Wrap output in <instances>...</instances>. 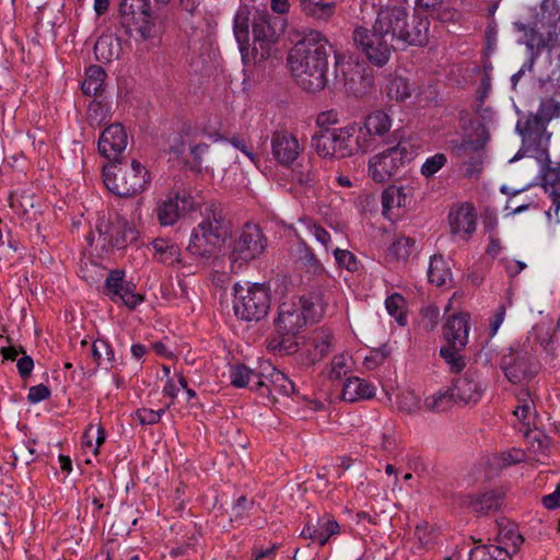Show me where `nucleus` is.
Listing matches in <instances>:
<instances>
[{
    "label": "nucleus",
    "instance_id": "f3484780",
    "mask_svg": "<svg viewBox=\"0 0 560 560\" xmlns=\"http://www.w3.org/2000/svg\"><path fill=\"white\" fill-rule=\"evenodd\" d=\"M298 257L305 272L304 284L320 292L319 289L327 284L328 273L313 248L302 238L299 240Z\"/></svg>",
    "mask_w": 560,
    "mask_h": 560
},
{
    "label": "nucleus",
    "instance_id": "aec40b11",
    "mask_svg": "<svg viewBox=\"0 0 560 560\" xmlns=\"http://www.w3.org/2000/svg\"><path fill=\"white\" fill-rule=\"evenodd\" d=\"M195 205L194 197L185 191L171 194L158 205V220L161 225H173L182 215L194 210Z\"/></svg>",
    "mask_w": 560,
    "mask_h": 560
},
{
    "label": "nucleus",
    "instance_id": "e2e57ef3",
    "mask_svg": "<svg viewBox=\"0 0 560 560\" xmlns=\"http://www.w3.org/2000/svg\"><path fill=\"white\" fill-rule=\"evenodd\" d=\"M339 121L340 116L336 109L320 112L315 120L317 127L325 129V131L330 130L329 127L339 124Z\"/></svg>",
    "mask_w": 560,
    "mask_h": 560
},
{
    "label": "nucleus",
    "instance_id": "13d9d810",
    "mask_svg": "<svg viewBox=\"0 0 560 560\" xmlns=\"http://www.w3.org/2000/svg\"><path fill=\"white\" fill-rule=\"evenodd\" d=\"M397 406L400 411L411 415L420 409V401L415 393L404 392L398 396Z\"/></svg>",
    "mask_w": 560,
    "mask_h": 560
},
{
    "label": "nucleus",
    "instance_id": "603ef678",
    "mask_svg": "<svg viewBox=\"0 0 560 560\" xmlns=\"http://www.w3.org/2000/svg\"><path fill=\"white\" fill-rule=\"evenodd\" d=\"M463 348H456L447 345L440 350V355L448 364L453 373H459L466 366L465 358L459 353Z\"/></svg>",
    "mask_w": 560,
    "mask_h": 560
},
{
    "label": "nucleus",
    "instance_id": "49530a36",
    "mask_svg": "<svg viewBox=\"0 0 560 560\" xmlns=\"http://www.w3.org/2000/svg\"><path fill=\"white\" fill-rule=\"evenodd\" d=\"M352 370V357L349 353H339L334 355L330 362L328 377L330 380H340Z\"/></svg>",
    "mask_w": 560,
    "mask_h": 560
},
{
    "label": "nucleus",
    "instance_id": "774afa93",
    "mask_svg": "<svg viewBox=\"0 0 560 560\" xmlns=\"http://www.w3.org/2000/svg\"><path fill=\"white\" fill-rule=\"evenodd\" d=\"M542 504L548 510L560 508V482L557 485L556 490L552 493L542 498Z\"/></svg>",
    "mask_w": 560,
    "mask_h": 560
},
{
    "label": "nucleus",
    "instance_id": "de8ad7c7",
    "mask_svg": "<svg viewBox=\"0 0 560 560\" xmlns=\"http://www.w3.org/2000/svg\"><path fill=\"white\" fill-rule=\"evenodd\" d=\"M92 357L98 366L104 363L107 368H114L115 358L110 345L104 339H96L92 346Z\"/></svg>",
    "mask_w": 560,
    "mask_h": 560
},
{
    "label": "nucleus",
    "instance_id": "680f3d73",
    "mask_svg": "<svg viewBox=\"0 0 560 560\" xmlns=\"http://www.w3.org/2000/svg\"><path fill=\"white\" fill-rule=\"evenodd\" d=\"M165 409L153 410L148 408L138 409L135 413V418L143 425L155 424L160 421Z\"/></svg>",
    "mask_w": 560,
    "mask_h": 560
},
{
    "label": "nucleus",
    "instance_id": "1a4fd4ad",
    "mask_svg": "<svg viewBox=\"0 0 560 560\" xmlns=\"http://www.w3.org/2000/svg\"><path fill=\"white\" fill-rule=\"evenodd\" d=\"M500 368L510 383L525 384L537 376L540 364L528 345L515 342L502 353Z\"/></svg>",
    "mask_w": 560,
    "mask_h": 560
},
{
    "label": "nucleus",
    "instance_id": "b1692460",
    "mask_svg": "<svg viewBox=\"0 0 560 560\" xmlns=\"http://www.w3.org/2000/svg\"><path fill=\"white\" fill-rule=\"evenodd\" d=\"M454 158L457 159L460 167H465V176L472 178L482 171L483 151L477 141L466 140L455 143L451 148Z\"/></svg>",
    "mask_w": 560,
    "mask_h": 560
},
{
    "label": "nucleus",
    "instance_id": "c9c22d12",
    "mask_svg": "<svg viewBox=\"0 0 560 560\" xmlns=\"http://www.w3.org/2000/svg\"><path fill=\"white\" fill-rule=\"evenodd\" d=\"M106 72L101 66H90L85 71V78L81 84L83 94L96 96L103 92Z\"/></svg>",
    "mask_w": 560,
    "mask_h": 560
},
{
    "label": "nucleus",
    "instance_id": "8fccbe9b",
    "mask_svg": "<svg viewBox=\"0 0 560 560\" xmlns=\"http://www.w3.org/2000/svg\"><path fill=\"white\" fill-rule=\"evenodd\" d=\"M499 546L506 547L511 553H515L523 542V537L517 532L514 524L510 527L501 528L498 534Z\"/></svg>",
    "mask_w": 560,
    "mask_h": 560
},
{
    "label": "nucleus",
    "instance_id": "f03ea898",
    "mask_svg": "<svg viewBox=\"0 0 560 560\" xmlns=\"http://www.w3.org/2000/svg\"><path fill=\"white\" fill-rule=\"evenodd\" d=\"M103 182L110 192L129 198L147 189L150 174L139 161L121 160L103 166Z\"/></svg>",
    "mask_w": 560,
    "mask_h": 560
},
{
    "label": "nucleus",
    "instance_id": "4d7b16f0",
    "mask_svg": "<svg viewBox=\"0 0 560 560\" xmlns=\"http://www.w3.org/2000/svg\"><path fill=\"white\" fill-rule=\"evenodd\" d=\"M447 158L444 153H435L428 158L421 165L420 173L425 178L434 176L441 168L445 166Z\"/></svg>",
    "mask_w": 560,
    "mask_h": 560
},
{
    "label": "nucleus",
    "instance_id": "0eeeda50",
    "mask_svg": "<svg viewBox=\"0 0 560 560\" xmlns=\"http://www.w3.org/2000/svg\"><path fill=\"white\" fill-rule=\"evenodd\" d=\"M270 308L269 289L260 283H235L233 310L236 317L246 322H259Z\"/></svg>",
    "mask_w": 560,
    "mask_h": 560
},
{
    "label": "nucleus",
    "instance_id": "cd10ccee",
    "mask_svg": "<svg viewBox=\"0 0 560 560\" xmlns=\"http://www.w3.org/2000/svg\"><path fill=\"white\" fill-rule=\"evenodd\" d=\"M339 533V523L330 514H324L317 517L315 523L308 522L304 526L301 536L324 546L332 536Z\"/></svg>",
    "mask_w": 560,
    "mask_h": 560
},
{
    "label": "nucleus",
    "instance_id": "2eb2a0df",
    "mask_svg": "<svg viewBox=\"0 0 560 560\" xmlns=\"http://www.w3.org/2000/svg\"><path fill=\"white\" fill-rule=\"evenodd\" d=\"M271 154L281 166H291L304 151V144L293 132L281 129L271 135Z\"/></svg>",
    "mask_w": 560,
    "mask_h": 560
},
{
    "label": "nucleus",
    "instance_id": "ea45409f",
    "mask_svg": "<svg viewBox=\"0 0 560 560\" xmlns=\"http://www.w3.org/2000/svg\"><path fill=\"white\" fill-rule=\"evenodd\" d=\"M264 380L270 385L271 393L267 396L275 398L276 394L290 396L294 392V384L288 377L275 368L268 376L264 375Z\"/></svg>",
    "mask_w": 560,
    "mask_h": 560
},
{
    "label": "nucleus",
    "instance_id": "f257e3e1",
    "mask_svg": "<svg viewBox=\"0 0 560 560\" xmlns=\"http://www.w3.org/2000/svg\"><path fill=\"white\" fill-rule=\"evenodd\" d=\"M328 40L311 31L290 50L288 63L295 82L306 92L316 93L327 85Z\"/></svg>",
    "mask_w": 560,
    "mask_h": 560
},
{
    "label": "nucleus",
    "instance_id": "bf43d9fd",
    "mask_svg": "<svg viewBox=\"0 0 560 560\" xmlns=\"http://www.w3.org/2000/svg\"><path fill=\"white\" fill-rule=\"evenodd\" d=\"M415 536L422 547H428L438 538V533L428 523H422L416 527Z\"/></svg>",
    "mask_w": 560,
    "mask_h": 560
},
{
    "label": "nucleus",
    "instance_id": "f704fd0d",
    "mask_svg": "<svg viewBox=\"0 0 560 560\" xmlns=\"http://www.w3.org/2000/svg\"><path fill=\"white\" fill-rule=\"evenodd\" d=\"M406 202L407 194L404 187L395 185L387 187L382 194L383 214L392 219L393 210L406 207Z\"/></svg>",
    "mask_w": 560,
    "mask_h": 560
},
{
    "label": "nucleus",
    "instance_id": "2f4dec72",
    "mask_svg": "<svg viewBox=\"0 0 560 560\" xmlns=\"http://www.w3.org/2000/svg\"><path fill=\"white\" fill-rule=\"evenodd\" d=\"M513 413L526 428L536 424V405L528 389H521L517 394V406Z\"/></svg>",
    "mask_w": 560,
    "mask_h": 560
},
{
    "label": "nucleus",
    "instance_id": "6e6d98bb",
    "mask_svg": "<svg viewBox=\"0 0 560 560\" xmlns=\"http://www.w3.org/2000/svg\"><path fill=\"white\" fill-rule=\"evenodd\" d=\"M405 299L399 293H394L388 296L385 301V306L387 312L395 317L399 325H406V316L404 313L405 308Z\"/></svg>",
    "mask_w": 560,
    "mask_h": 560
},
{
    "label": "nucleus",
    "instance_id": "0e129e2a",
    "mask_svg": "<svg viewBox=\"0 0 560 560\" xmlns=\"http://www.w3.org/2000/svg\"><path fill=\"white\" fill-rule=\"evenodd\" d=\"M558 109L559 107L553 102V100H545L540 103L537 113L534 114L533 116L544 119V121H546V124L548 125L550 119L557 115Z\"/></svg>",
    "mask_w": 560,
    "mask_h": 560
},
{
    "label": "nucleus",
    "instance_id": "7ed1b4c3",
    "mask_svg": "<svg viewBox=\"0 0 560 560\" xmlns=\"http://www.w3.org/2000/svg\"><path fill=\"white\" fill-rule=\"evenodd\" d=\"M230 235L222 211L213 207L206 210L202 221L192 230L187 250L197 257H210Z\"/></svg>",
    "mask_w": 560,
    "mask_h": 560
},
{
    "label": "nucleus",
    "instance_id": "3c124183",
    "mask_svg": "<svg viewBox=\"0 0 560 560\" xmlns=\"http://www.w3.org/2000/svg\"><path fill=\"white\" fill-rule=\"evenodd\" d=\"M387 96L395 101H405L411 95L409 84L402 77H393L386 86Z\"/></svg>",
    "mask_w": 560,
    "mask_h": 560
},
{
    "label": "nucleus",
    "instance_id": "9d476101",
    "mask_svg": "<svg viewBox=\"0 0 560 560\" xmlns=\"http://www.w3.org/2000/svg\"><path fill=\"white\" fill-rule=\"evenodd\" d=\"M119 13L129 35L137 33L143 40L151 37L154 18L150 0H121Z\"/></svg>",
    "mask_w": 560,
    "mask_h": 560
},
{
    "label": "nucleus",
    "instance_id": "4be33fe9",
    "mask_svg": "<svg viewBox=\"0 0 560 560\" xmlns=\"http://www.w3.org/2000/svg\"><path fill=\"white\" fill-rule=\"evenodd\" d=\"M128 144V136L121 124H112L100 136L97 148L102 156L110 163L121 161Z\"/></svg>",
    "mask_w": 560,
    "mask_h": 560
},
{
    "label": "nucleus",
    "instance_id": "a18cd8bd",
    "mask_svg": "<svg viewBox=\"0 0 560 560\" xmlns=\"http://www.w3.org/2000/svg\"><path fill=\"white\" fill-rule=\"evenodd\" d=\"M502 495L495 491H489L472 501V508L479 513H490L500 509Z\"/></svg>",
    "mask_w": 560,
    "mask_h": 560
},
{
    "label": "nucleus",
    "instance_id": "a878e982",
    "mask_svg": "<svg viewBox=\"0 0 560 560\" xmlns=\"http://www.w3.org/2000/svg\"><path fill=\"white\" fill-rule=\"evenodd\" d=\"M544 162L541 167V186L552 202V206L546 212L548 219L551 220L552 212L557 217L560 211V162L551 166L548 156H546Z\"/></svg>",
    "mask_w": 560,
    "mask_h": 560
},
{
    "label": "nucleus",
    "instance_id": "c756f323",
    "mask_svg": "<svg viewBox=\"0 0 560 560\" xmlns=\"http://www.w3.org/2000/svg\"><path fill=\"white\" fill-rule=\"evenodd\" d=\"M430 21L428 18L413 14L407 18V26L402 28L400 42L404 45L424 46L429 42Z\"/></svg>",
    "mask_w": 560,
    "mask_h": 560
},
{
    "label": "nucleus",
    "instance_id": "338daca9",
    "mask_svg": "<svg viewBox=\"0 0 560 560\" xmlns=\"http://www.w3.org/2000/svg\"><path fill=\"white\" fill-rule=\"evenodd\" d=\"M388 357V352L384 349H376L371 351L370 355L365 357L364 365L369 370H373L376 366L383 364Z\"/></svg>",
    "mask_w": 560,
    "mask_h": 560
},
{
    "label": "nucleus",
    "instance_id": "7c9ffc66",
    "mask_svg": "<svg viewBox=\"0 0 560 560\" xmlns=\"http://www.w3.org/2000/svg\"><path fill=\"white\" fill-rule=\"evenodd\" d=\"M375 395V387L366 381L352 376L347 378L343 384L341 398L348 402H354L361 399H370Z\"/></svg>",
    "mask_w": 560,
    "mask_h": 560
},
{
    "label": "nucleus",
    "instance_id": "052dcab7",
    "mask_svg": "<svg viewBox=\"0 0 560 560\" xmlns=\"http://www.w3.org/2000/svg\"><path fill=\"white\" fill-rule=\"evenodd\" d=\"M334 255L338 265L349 271H355L358 269V260L355 256L346 249L336 248Z\"/></svg>",
    "mask_w": 560,
    "mask_h": 560
},
{
    "label": "nucleus",
    "instance_id": "20e7f679",
    "mask_svg": "<svg viewBox=\"0 0 560 560\" xmlns=\"http://www.w3.org/2000/svg\"><path fill=\"white\" fill-rule=\"evenodd\" d=\"M312 142L316 153L325 159H343L357 153H366L365 148L359 142L357 122L326 130L314 136Z\"/></svg>",
    "mask_w": 560,
    "mask_h": 560
},
{
    "label": "nucleus",
    "instance_id": "69168bd1",
    "mask_svg": "<svg viewBox=\"0 0 560 560\" xmlns=\"http://www.w3.org/2000/svg\"><path fill=\"white\" fill-rule=\"evenodd\" d=\"M50 394L51 392L48 386L39 384L36 386H32L28 389L27 400L31 404H38L45 399H48L50 397Z\"/></svg>",
    "mask_w": 560,
    "mask_h": 560
},
{
    "label": "nucleus",
    "instance_id": "39448f33",
    "mask_svg": "<svg viewBox=\"0 0 560 560\" xmlns=\"http://www.w3.org/2000/svg\"><path fill=\"white\" fill-rule=\"evenodd\" d=\"M276 18L266 10H256L253 15L254 43L250 48L243 49V63L245 67L259 65L272 56V49L278 40L275 27Z\"/></svg>",
    "mask_w": 560,
    "mask_h": 560
},
{
    "label": "nucleus",
    "instance_id": "37998d69",
    "mask_svg": "<svg viewBox=\"0 0 560 560\" xmlns=\"http://www.w3.org/2000/svg\"><path fill=\"white\" fill-rule=\"evenodd\" d=\"M110 119L109 106L101 101L93 100L86 110V121L91 127H100Z\"/></svg>",
    "mask_w": 560,
    "mask_h": 560
},
{
    "label": "nucleus",
    "instance_id": "864d4df0",
    "mask_svg": "<svg viewBox=\"0 0 560 560\" xmlns=\"http://www.w3.org/2000/svg\"><path fill=\"white\" fill-rule=\"evenodd\" d=\"M299 222L325 247L326 250L330 248L331 236L327 230L310 218H302Z\"/></svg>",
    "mask_w": 560,
    "mask_h": 560
},
{
    "label": "nucleus",
    "instance_id": "c85d7f7f",
    "mask_svg": "<svg viewBox=\"0 0 560 560\" xmlns=\"http://www.w3.org/2000/svg\"><path fill=\"white\" fill-rule=\"evenodd\" d=\"M469 334V314H454L447 318L443 335L447 345L456 348H465L468 342Z\"/></svg>",
    "mask_w": 560,
    "mask_h": 560
},
{
    "label": "nucleus",
    "instance_id": "9b49d317",
    "mask_svg": "<svg viewBox=\"0 0 560 560\" xmlns=\"http://www.w3.org/2000/svg\"><path fill=\"white\" fill-rule=\"evenodd\" d=\"M353 40L368 60L377 67L384 66L396 48L375 25L372 26V30L357 27L353 32Z\"/></svg>",
    "mask_w": 560,
    "mask_h": 560
},
{
    "label": "nucleus",
    "instance_id": "58836bf2",
    "mask_svg": "<svg viewBox=\"0 0 560 560\" xmlns=\"http://www.w3.org/2000/svg\"><path fill=\"white\" fill-rule=\"evenodd\" d=\"M511 555L506 547L483 545L471 550L469 560H510Z\"/></svg>",
    "mask_w": 560,
    "mask_h": 560
},
{
    "label": "nucleus",
    "instance_id": "bb28decb",
    "mask_svg": "<svg viewBox=\"0 0 560 560\" xmlns=\"http://www.w3.org/2000/svg\"><path fill=\"white\" fill-rule=\"evenodd\" d=\"M456 402L475 404L482 395V388L475 371L468 370L457 377L451 388Z\"/></svg>",
    "mask_w": 560,
    "mask_h": 560
},
{
    "label": "nucleus",
    "instance_id": "ddd939ff",
    "mask_svg": "<svg viewBox=\"0 0 560 560\" xmlns=\"http://www.w3.org/2000/svg\"><path fill=\"white\" fill-rule=\"evenodd\" d=\"M97 242L103 249H121L138 238V231L132 223L117 218L115 221L102 220L96 225Z\"/></svg>",
    "mask_w": 560,
    "mask_h": 560
},
{
    "label": "nucleus",
    "instance_id": "dca6fc26",
    "mask_svg": "<svg viewBox=\"0 0 560 560\" xmlns=\"http://www.w3.org/2000/svg\"><path fill=\"white\" fill-rule=\"evenodd\" d=\"M135 288L133 283L125 280V272L116 269L109 271L104 292L114 303L121 302L133 310L143 301L142 295L135 292Z\"/></svg>",
    "mask_w": 560,
    "mask_h": 560
},
{
    "label": "nucleus",
    "instance_id": "412c9836",
    "mask_svg": "<svg viewBox=\"0 0 560 560\" xmlns=\"http://www.w3.org/2000/svg\"><path fill=\"white\" fill-rule=\"evenodd\" d=\"M408 12L402 7H385L377 11L373 25L394 45L400 42L402 28L407 26Z\"/></svg>",
    "mask_w": 560,
    "mask_h": 560
},
{
    "label": "nucleus",
    "instance_id": "c03bdc74",
    "mask_svg": "<svg viewBox=\"0 0 560 560\" xmlns=\"http://www.w3.org/2000/svg\"><path fill=\"white\" fill-rule=\"evenodd\" d=\"M94 54L98 61L109 62L118 57V48L112 36H101L94 45Z\"/></svg>",
    "mask_w": 560,
    "mask_h": 560
},
{
    "label": "nucleus",
    "instance_id": "72a5a7b5",
    "mask_svg": "<svg viewBox=\"0 0 560 560\" xmlns=\"http://www.w3.org/2000/svg\"><path fill=\"white\" fill-rule=\"evenodd\" d=\"M154 250V259L161 264L172 266L179 261V248L170 240L155 238L151 243Z\"/></svg>",
    "mask_w": 560,
    "mask_h": 560
},
{
    "label": "nucleus",
    "instance_id": "5fc2aeb1",
    "mask_svg": "<svg viewBox=\"0 0 560 560\" xmlns=\"http://www.w3.org/2000/svg\"><path fill=\"white\" fill-rule=\"evenodd\" d=\"M292 177L301 185H312L316 179V172L311 161L298 163L292 170Z\"/></svg>",
    "mask_w": 560,
    "mask_h": 560
},
{
    "label": "nucleus",
    "instance_id": "a211bd4d",
    "mask_svg": "<svg viewBox=\"0 0 560 560\" xmlns=\"http://www.w3.org/2000/svg\"><path fill=\"white\" fill-rule=\"evenodd\" d=\"M267 247V238L261 229L252 223H246L238 238L234 242L233 254L240 259L249 261L259 257Z\"/></svg>",
    "mask_w": 560,
    "mask_h": 560
},
{
    "label": "nucleus",
    "instance_id": "393cba45",
    "mask_svg": "<svg viewBox=\"0 0 560 560\" xmlns=\"http://www.w3.org/2000/svg\"><path fill=\"white\" fill-rule=\"evenodd\" d=\"M231 384L237 388L248 387L268 396L271 393L270 385L264 380V374L247 368L244 364H235L230 369Z\"/></svg>",
    "mask_w": 560,
    "mask_h": 560
},
{
    "label": "nucleus",
    "instance_id": "79ce46f5",
    "mask_svg": "<svg viewBox=\"0 0 560 560\" xmlns=\"http://www.w3.org/2000/svg\"><path fill=\"white\" fill-rule=\"evenodd\" d=\"M453 401L455 399L451 389H440L425 397L423 406L429 411L442 412L451 408Z\"/></svg>",
    "mask_w": 560,
    "mask_h": 560
},
{
    "label": "nucleus",
    "instance_id": "a19ab883",
    "mask_svg": "<svg viewBox=\"0 0 560 560\" xmlns=\"http://www.w3.org/2000/svg\"><path fill=\"white\" fill-rule=\"evenodd\" d=\"M450 277L451 270L444 258L441 255H434L430 260L428 269L429 281L436 287H442L446 283Z\"/></svg>",
    "mask_w": 560,
    "mask_h": 560
},
{
    "label": "nucleus",
    "instance_id": "6e6552de",
    "mask_svg": "<svg viewBox=\"0 0 560 560\" xmlns=\"http://www.w3.org/2000/svg\"><path fill=\"white\" fill-rule=\"evenodd\" d=\"M322 293L312 292L310 296L302 295L299 303L282 302L278 307L275 325L278 334H299L308 320L316 319L315 305L322 304Z\"/></svg>",
    "mask_w": 560,
    "mask_h": 560
},
{
    "label": "nucleus",
    "instance_id": "6ab92c4d",
    "mask_svg": "<svg viewBox=\"0 0 560 560\" xmlns=\"http://www.w3.org/2000/svg\"><path fill=\"white\" fill-rule=\"evenodd\" d=\"M450 232L453 236L468 241L477 229V213L469 202L454 205L447 215Z\"/></svg>",
    "mask_w": 560,
    "mask_h": 560
},
{
    "label": "nucleus",
    "instance_id": "09e8293b",
    "mask_svg": "<svg viewBox=\"0 0 560 560\" xmlns=\"http://www.w3.org/2000/svg\"><path fill=\"white\" fill-rule=\"evenodd\" d=\"M415 241L411 237L400 236L388 248V255L396 260H407L413 253Z\"/></svg>",
    "mask_w": 560,
    "mask_h": 560
},
{
    "label": "nucleus",
    "instance_id": "f8f14e48",
    "mask_svg": "<svg viewBox=\"0 0 560 560\" xmlns=\"http://www.w3.org/2000/svg\"><path fill=\"white\" fill-rule=\"evenodd\" d=\"M393 125V118L383 109H375L365 115L358 125L359 142L366 150L373 151L381 143H389L387 139Z\"/></svg>",
    "mask_w": 560,
    "mask_h": 560
},
{
    "label": "nucleus",
    "instance_id": "e433bc0d",
    "mask_svg": "<svg viewBox=\"0 0 560 560\" xmlns=\"http://www.w3.org/2000/svg\"><path fill=\"white\" fill-rule=\"evenodd\" d=\"M301 11L310 19L316 22H328L336 11L335 2H325L324 0H317L314 2H307L306 5L301 8Z\"/></svg>",
    "mask_w": 560,
    "mask_h": 560
},
{
    "label": "nucleus",
    "instance_id": "423d86ee",
    "mask_svg": "<svg viewBox=\"0 0 560 560\" xmlns=\"http://www.w3.org/2000/svg\"><path fill=\"white\" fill-rule=\"evenodd\" d=\"M415 156L409 141L400 139L380 153L372 155L368 163V175L375 183H386L400 173L402 167Z\"/></svg>",
    "mask_w": 560,
    "mask_h": 560
},
{
    "label": "nucleus",
    "instance_id": "4468645a",
    "mask_svg": "<svg viewBox=\"0 0 560 560\" xmlns=\"http://www.w3.org/2000/svg\"><path fill=\"white\" fill-rule=\"evenodd\" d=\"M516 129L522 136L523 145L539 160H546L550 133L544 119L530 114L525 120H520Z\"/></svg>",
    "mask_w": 560,
    "mask_h": 560
},
{
    "label": "nucleus",
    "instance_id": "4c0bfd02",
    "mask_svg": "<svg viewBox=\"0 0 560 560\" xmlns=\"http://www.w3.org/2000/svg\"><path fill=\"white\" fill-rule=\"evenodd\" d=\"M298 334H279L277 337L268 339L267 348L276 354H293L300 352L299 342L295 338Z\"/></svg>",
    "mask_w": 560,
    "mask_h": 560
},
{
    "label": "nucleus",
    "instance_id": "5701e85b",
    "mask_svg": "<svg viewBox=\"0 0 560 560\" xmlns=\"http://www.w3.org/2000/svg\"><path fill=\"white\" fill-rule=\"evenodd\" d=\"M334 336L330 330L322 328L314 332L298 354L299 362L304 366H313L331 351Z\"/></svg>",
    "mask_w": 560,
    "mask_h": 560
},
{
    "label": "nucleus",
    "instance_id": "473e14b6",
    "mask_svg": "<svg viewBox=\"0 0 560 560\" xmlns=\"http://www.w3.org/2000/svg\"><path fill=\"white\" fill-rule=\"evenodd\" d=\"M249 15L250 11L248 7H241L235 16L233 23V32L238 44L241 55L243 56V49L250 48L249 45Z\"/></svg>",
    "mask_w": 560,
    "mask_h": 560
}]
</instances>
